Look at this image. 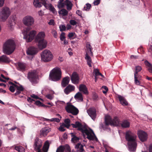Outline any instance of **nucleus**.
Here are the masks:
<instances>
[{
	"instance_id": "1",
	"label": "nucleus",
	"mask_w": 152,
	"mask_h": 152,
	"mask_svg": "<svg viewBox=\"0 0 152 152\" xmlns=\"http://www.w3.org/2000/svg\"><path fill=\"white\" fill-rule=\"evenodd\" d=\"M23 22L25 25L28 26L23 30L24 38L26 39L27 42H30L34 39L37 32L35 31L32 30L29 34H28L31 29L30 26L34 24V19L32 16L27 15L23 18Z\"/></svg>"
},
{
	"instance_id": "2",
	"label": "nucleus",
	"mask_w": 152,
	"mask_h": 152,
	"mask_svg": "<svg viewBox=\"0 0 152 152\" xmlns=\"http://www.w3.org/2000/svg\"><path fill=\"white\" fill-rule=\"evenodd\" d=\"M71 125L73 128H77L78 130L80 131L82 133L84 137H85L86 135L87 136L86 137L88 139L91 140H95L96 141H98L93 131L91 129L88 130L86 125L82 124L79 121L75 122V124H72Z\"/></svg>"
},
{
	"instance_id": "3",
	"label": "nucleus",
	"mask_w": 152,
	"mask_h": 152,
	"mask_svg": "<svg viewBox=\"0 0 152 152\" xmlns=\"http://www.w3.org/2000/svg\"><path fill=\"white\" fill-rule=\"evenodd\" d=\"M136 135L129 131L126 132L125 138L127 141L128 147L130 151H135L136 149L137 144L136 142Z\"/></svg>"
},
{
	"instance_id": "4",
	"label": "nucleus",
	"mask_w": 152,
	"mask_h": 152,
	"mask_svg": "<svg viewBox=\"0 0 152 152\" xmlns=\"http://www.w3.org/2000/svg\"><path fill=\"white\" fill-rule=\"evenodd\" d=\"M45 37V32L42 31L37 34L35 39V41L37 43L38 47L40 50H42L47 46V42L44 39Z\"/></svg>"
},
{
	"instance_id": "5",
	"label": "nucleus",
	"mask_w": 152,
	"mask_h": 152,
	"mask_svg": "<svg viewBox=\"0 0 152 152\" xmlns=\"http://www.w3.org/2000/svg\"><path fill=\"white\" fill-rule=\"evenodd\" d=\"M15 48V45L14 41L12 39H8L4 45V52L7 55H10L14 52Z\"/></svg>"
},
{
	"instance_id": "6",
	"label": "nucleus",
	"mask_w": 152,
	"mask_h": 152,
	"mask_svg": "<svg viewBox=\"0 0 152 152\" xmlns=\"http://www.w3.org/2000/svg\"><path fill=\"white\" fill-rule=\"evenodd\" d=\"M104 122L105 125L102 124H100L101 128L104 130L107 129V126L110 125L111 126H115L119 124V118L116 116L113 119L109 115H107L105 117Z\"/></svg>"
},
{
	"instance_id": "7",
	"label": "nucleus",
	"mask_w": 152,
	"mask_h": 152,
	"mask_svg": "<svg viewBox=\"0 0 152 152\" xmlns=\"http://www.w3.org/2000/svg\"><path fill=\"white\" fill-rule=\"evenodd\" d=\"M61 77V72L60 68L56 67L50 72L49 78L52 80L56 81L59 80Z\"/></svg>"
},
{
	"instance_id": "8",
	"label": "nucleus",
	"mask_w": 152,
	"mask_h": 152,
	"mask_svg": "<svg viewBox=\"0 0 152 152\" xmlns=\"http://www.w3.org/2000/svg\"><path fill=\"white\" fill-rule=\"evenodd\" d=\"M27 78L32 85L37 84L38 83L39 76L37 71L33 70L28 72Z\"/></svg>"
},
{
	"instance_id": "9",
	"label": "nucleus",
	"mask_w": 152,
	"mask_h": 152,
	"mask_svg": "<svg viewBox=\"0 0 152 152\" xmlns=\"http://www.w3.org/2000/svg\"><path fill=\"white\" fill-rule=\"evenodd\" d=\"M9 9L7 7H3L0 11V20L5 21L10 15Z\"/></svg>"
},
{
	"instance_id": "10",
	"label": "nucleus",
	"mask_w": 152,
	"mask_h": 152,
	"mask_svg": "<svg viewBox=\"0 0 152 152\" xmlns=\"http://www.w3.org/2000/svg\"><path fill=\"white\" fill-rule=\"evenodd\" d=\"M65 109L68 113H71L74 115H77L79 112L78 109L71 103H67Z\"/></svg>"
},
{
	"instance_id": "11",
	"label": "nucleus",
	"mask_w": 152,
	"mask_h": 152,
	"mask_svg": "<svg viewBox=\"0 0 152 152\" xmlns=\"http://www.w3.org/2000/svg\"><path fill=\"white\" fill-rule=\"evenodd\" d=\"M42 60L45 62L51 61L53 58V55L50 51L45 50L41 54Z\"/></svg>"
},
{
	"instance_id": "12",
	"label": "nucleus",
	"mask_w": 152,
	"mask_h": 152,
	"mask_svg": "<svg viewBox=\"0 0 152 152\" xmlns=\"http://www.w3.org/2000/svg\"><path fill=\"white\" fill-rule=\"evenodd\" d=\"M42 141L39 138L36 137L34 138L33 146L34 150L41 149V148L42 146Z\"/></svg>"
},
{
	"instance_id": "13",
	"label": "nucleus",
	"mask_w": 152,
	"mask_h": 152,
	"mask_svg": "<svg viewBox=\"0 0 152 152\" xmlns=\"http://www.w3.org/2000/svg\"><path fill=\"white\" fill-rule=\"evenodd\" d=\"M40 2L39 0H34L33 2L34 6L36 7H40L43 5L46 8L48 7V4L46 0H41Z\"/></svg>"
},
{
	"instance_id": "14",
	"label": "nucleus",
	"mask_w": 152,
	"mask_h": 152,
	"mask_svg": "<svg viewBox=\"0 0 152 152\" xmlns=\"http://www.w3.org/2000/svg\"><path fill=\"white\" fill-rule=\"evenodd\" d=\"M87 111L90 116L94 120L96 116V108L94 107H91L87 110Z\"/></svg>"
},
{
	"instance_id": "15",
	"label": "nucleus",
	"mask_w": 152,
	"mask_h": 152,
	"mask_svg": "<svg viewBox=\"0 0 152 152\" xmlns=\"http://www.w3.org/2000/svg\"><path fill=\"white\" fill-rule=\"evenodd\" d=\"M138 137L140 140L142 142L146 141L148 138V134L144 131H140L138 132Z\"/></svg>"
},
{
	"instance_id": "16",
	"label": "nucleus",
	"mask_w": 152,
	"mask_h": 152,
	"mask_svg": "<svg viewBox=\"0 0 152 152\" xmlns=\"http://www.w3.org/2000/svg\"><path fill=\"white\" fill-rule=\"evenodd\" d=\"M79 77L78 74L76 72H74L71 77V80L74 84H78L79 82Z\"/></svg>"
},
{
	"instance_id": "17",
	"label": "nucleus",
	"mask_w": 152,
	"mask_h": 152,
	"mask_svg": "<svg viewBox=\"0 0 152 152\" xmlns=\"http://www.w3.org/2000/svg\"><path fill=\"white\" fill-rule=\"evenodd\" d=\"M38 52L37 49L34 47H29L27 51L28 55L33 56L36 54Z\"/></svg>"
},
{
	"instance_id": "18",
	"label": "nucleus",
	"mask_w": 152,
	"mask_h": 152,
	"mask_svg": "<svg viewBox=\"0 0 152 152\" xmlns=\"http://www.w3.org/2000/svg\"><path fill=\"white\" fill-rule=\"evenodd\" d=\"M119 120H120L119 119ZM120 120H119V124L115 126H118V124H120L121 126L123 128H127L129 127L130 126V123L126 120H123L120 123Z\"/></svg>"
},
{
	"instance_id": "19",
	"label": "nucleus",
	"mask_w": 152,
	"mask_h": 152,
	"mask_svg": "<svg viewBox=\"0 0 152 152\" xmlns=\"http://www.w3.org/2000/svg\"><path fill=\"white\" fill-rule=\"evenodd\" d=\"M117 97L122 105L124 106L128 105V104L124 97L119 95H118Z\"/></svg>"
},
{
	"instance_id": "20",
	"label": "nucleus",
	"mask_w": 152,
	"mask_h": 152,
	"mask_svg": "<svg viewBox=\"0 0 152 152\" xmlns=\"http://www.w3.org/2000/svg\"><path fill=\"white\" fill-rule=\"evenodd\" d=\"M17 65V69L18 70L22 72L25 70L26 66V64L19 62L18 63Z\"/></svg>"
},
{
	"instance_id": "21",
	"label": "nucleus",
	"mask_w": 152,
	"mask_h": 152,
	"mask_svg": "<svg viewBox=\"0 0 152 152\" xmlns=\"http://www.w3.org/2000/svg\"><path fill=\"white\" fill-rule=\"evenodd\" d=\"M75 89L74 86L69 84L65 88L64 92L66 94H68L71 91H74Z\"/></svg>"
},
{
	"instance_id": "22",
	"label": "nucleus",
	"mask_w": 152,
	"mask_h": 152,
	"mask_svg": "<svg viewBox=\"0 0 152 152\" xmlns=\"http://www.w3.org/2000/svg\"><path fill=\"white\" fill-rule=\"evenodd\" d=\"M10 62V58L6 55H3L0 56V63H9Z\"/></svg>"
},
{
	"instance_id": "23",
	"label": "nucleus",
	"mask_w": 152,
	"mask_h": 152,
	"mask_svg": "<svg viewBox=\"0 0 152 152\" xmlns=\"http://www.w3.org/2000/svg\"><path fill=\"white\" fill-rule=\"evenodd\" d=\"M51 129L49 127L42 128L40 131V135L43 136H46L51 131Z\"/></svg>"
},
{
	"instance_id": "24",
	"label": "nucleus",
	"mask_w": 152,
	"mask_h": 152,
	"mask_svg": "<svg viewBox=\"0 0 152 152\" xmlns=\"http://www.w3.org/2000/svg\"><path fill=\"white\" fill-rule=\"evenodd\" d=\"M15 88H16V92L15 94V96H17L20 94L21 92H23L24 90V88L21 85L20 86L18 85H15Z\"/></svg>"
},
{
	"instance_id": "25",
	"label": "nucleus",
	"mask_w": 152,
	"mask_h": 152,
	"mask_svg": "<svg viewBox=\"0 0 152 152\" xmlns=\"http://www.w3.org/2000/svg\"><path fill=\"white\" fill-rule=\"evenodd\" d=\"M79 90L80 91L82 92L84 94H88V91L86 86L84 84H80L79 87Z\"/></svg>"
},
{
	"instance_id": "26",
	"label": "nucleus",
	"mask_w": 152,
	"mask_h": 152,
	"mask_svg": "<svg viewBox=\"0 0 152 152\" xmlns=\"http://www.w3.org/2000/svg\"><path fill=\"white\" fill-rule=\"evenodd\" d=\"M85 58L87 62V64L89 66V67H91V64L92 63V59L91 57L89 56L87 52H86L85 55Z\"/></svg>"
},
{
	"instance_id": "27",
	"label": "nucleus",
	"mask_w": 152,
	"mask_h": 152,
	"mask_svg": "<svg viewBox=\"0 0 152 152\" xmlns=\"http://www.w3.org/2000/svg\"><path fill=\"white\" fill-rule=\"evenodd\" d=\"M69 81V77H67L64 78L61 82V85L63 87H64L68 85Z\"/></svg>"
},
{
	"instance_id": "28",
	"label": "nucleus",
	"mask_w": 152,
	"mask_h": 152,
	"mask_svg": "<svg viewBox=\"0 0 152 152\" xmlns=\"http://www.w3.org/2000/svg\"><path fill=\"white\" fill-rule=\"evenodd\" d=\"M50 147V143L48 141L45 142L42 148L43 152H48Z\"/></svg>"
},
{
	"instance_id": "29",
	"label": "nucleus",
	"mask_w": 152,
	"mask_h": 152,
	"mask_svg": "<svg viewBox=\"0 0 152 152\" xmlns=\"http://www.w3.org/2000/svg\"><path fill=\"white\" fill-rule=\"evenodd\" d=\"M134 83L137 85L140 84L141 80L140 76L139 75H134Z\"/></svg>"
},
{
	"instance_id": "30",
	"label": "nucleus",
	"mask_w": 152,
	"mask_h": 152,
	"mask_svg": "<svg viewBox=\"0 0 152 152\" xmlns=\"http://www.w3.org/2000/svg\"><path fill=\"white\" fill-rule=\"evenodd\" d=\"M71 137L72 138L71 139V141L74 143H75L78 141L80 138L78 137H77L74 133H71Z\"/></svg>"
},
{
	"instance_id": "31",
	"label": "nucleus",
	"mask_w": 152,
	"mask_h": 152,
	"mask_svg": "<svg viewBox=\"0 0 152 152\" xmlns=\"http://www.w3.org/2000/svg\"><path fill=\"white\" fill-rule=\"evenodd\" d=\"M65 5L66 6L67 9L68 10H71L72 9V4L69 1H65Z\"/></svg>"
},
{
	"instance_id": "32",
	"label": "nucleus",
	"mask_w": 152,
	"mask_h": 152,
	"mask_svg": "<svg viewBox=\"0 0 152 152\" xmlns=\"http://www.w3.org/2000/svg\"><path fill=\"white\" fill-rule=\"evenodd\" d=\"M145 64L147 67V69L149 72L150 73H152V64L147 61H145Z\"/></svg>"
},
{
	"instance_id": "33",
	"label": "nucleus",
	"mask_w": 152,
	"mask_h": 152,
	"mask_svg": "<svg viewBox=\"0 0 152 152\" xmlns=\"http://www.w3.org/2000/svg\"><path fill=\"white\" fill-rule=\"evenodd\" d=\"M58 13L60 15H61L63 16H65L68 15V12L66 10L63 9L59 11Z\"/></svg>"
},
{
	"instance_id": "34",
	"label": "nucleus",
	"mask_w": 152,
	"mask_h": 152,
	"mask_svg": "<svg viewBox=\"0 0 152 152\" xmlns=\"http://www.w3.org/2000/svg\"><path fill=\"white\" fill-rule=\"evenodd\" d=\"M86 48L88 51H89L90 52V55L92 56H93V53L92 50L93 48L89 42H87L86 43Z\"/></svg>"
},
{
	"instance_id": "35",
	"label": "nucleus",
	"mask_w": 152,
	"mask_h": 152,
	"mask_svg": "<svg viewBox=\"0 0 152 152\" xmlns=\"http://www.w3.org/2000/svg\"><path fill=\"white\" fill-rule=\"evenodd\" d=\"M48 7H47V9L48 8H49L50 10L55 15L57 14V12L55 8L51 4H48Z\"/></svg>"
},
{
	"instance_id": "36",
	"label": "nucleus",
	"mask_w": 152,
	"mask_h": 152,
	"mask_svg": "<svg viewBox=\"0 0 152 152\" xmlns=\"http://www.w3.org/2000/svg\"><path fill=\"white\" fill-rule=\"evenodd\" d=\"M15 148L18 152H25V149L22 146L20 145L15 146Z\"/></svg>"
},
{
	"instance_id": "37",
	"label": "nucleus",
	"mask_w": 152,
	"mask_h": 152,
	"mask_svg": "<svg viewBox=\"0 0 152 152\" xmlns=\"http://www.w3.org/2000/svg\"><path fill=\"white\" fill-rule=\"evenodd\" d=\"M74 98L76 99H78L81 101L83 100L82 95L80 92L77 93L75 96Z\"/></svg>"
},
{
	"instance_id": "38",
	"label": "nucleus",
	"mask_w": 152,
	"mask_h": 152,
	"mask_svg": "<svg viewBox=\"0 0 152 152\" xmlns=\"http://www.w3.org/2000/svg\"><path fill=\"white\" fill-rule=\"evenodd\" d=\"M65 5V1H63V0H59L58 2V8H63Z\"/></svg>"
},
{
	"instance_id": "39",
	"label": "nucleus",
	"mask_w": 152,
	"mask_h": 152,
	"mask_svg": "<svg viewBox=\"0 0 152 152\" xmlns=\"http://www.w3.org/2000/svg\"><path fill=\"white\" fill-rule=\"evenodd\" d=\"M64 122L65 123V124L63 123L64 126L67 128H69L70 126V120L69 119H65L64 121Z\"/></svg>"
},
{
	"instance_id": "40",
	"label": "nucleus",
	"mask_w": 152,
	"mask_h": 152,
	"mask_svg": "<svg viewBox=\"0 0 152 152\" xmlns=\"http://www.w3.org/2000/svg\"><path fill=\"white\" fill-rule=\"evenodd\" d=\"M64 151L65 152H71V149L70 146L68 144H66L63 145Z\"/></svg>"
},
{
	"instance_id": "41",
	"label": "nucleus",
	"mask_w": 152,
	"mask_h": 152,
	"mask_svg": "<svg viewBox=\"0 0 152 152\" xmlns=\"http://www.w3.org/2000/svg\"><path fill=\"white\" fill-rule=\"evenodd\" d=\"M142 69L141 66H137L135 67V71L134 72V75H138V73L140 72Z\"/></svg>"
},
{
	"instance_id": "42",
	"label": "nucleus",
	"mask_w": 152,
	"mask_h": 152,
	"mask_svg": "<svg viewBox=\"0 0 152 152\" xmlns=\"http://www.w3.org/2000/svg\"><path fill=\"white\" fill-rule=\"evenodd\" d=\"M64 146L62 145L60 146L57 149L56 152H64Z\"/></svg>"
},
{
	"instance_id": "43",
	"label": "nucleus",
	"mask_w": 152,
	"mask_h": 152,
	"mask_svg": "<svg viewBox=\"0 0 152 152\" xmlns=\"http://www.w3.org/2000/svg\"><path fill=\"white\" fill-rule=\"evenodd\" d=\"M86 5V6L84 7L83 10L86 11L89 10L91 7V4L89 3H87Z\"/></svg>"
},
{
	"instance_id": "44",
	"label": "nucleus",
	"mask_w": 152,
	"mask_h": 152,
	"mask_svg": "<svg viewBox=\"0 0 152 152\" xmlns=\"http://www.w3.org/2000/svg\"><path fill=\"white\" fill-rule=\"evenodd\" d=\"M60 120L58 118H53L51 119H49V122L54 121L59 123L60 121Z\"/></svg>"
},
{
	"instance_id": "45",
	"label": "nucleus",
	"mask_w": 152,
	"mask_h": 152,
	"mask_svg": "<svg viewBox=\"0 0 152 152\" xmlns=\"http://www.w3.org/2000/svg\"><path fill=\"white\" fill-rule=\"evenodd\" d=\"M65 33L64 32H62L61 34L60 35V39L62 41H63L66 38L65 35Z\"/></svg>"
},
{
	"instance_id": "46",
	"label": "nucleus",
	"mask_w": 152,
	"mask_h": 152,
	"mask_svg": "<svg viewBox=\"0 0 152 152\" xmlns=\"http://www.w3.org/2000/svg\"><path fill=\"white\" fill-rule=\"evenodd\" d=\"M35 103V104L37 105L43 107H46L45 105L42 104L38 100L36 101Z\"/></svg>"
},
{
	"instance_id": "47",
	"label": "nucleus",
	"mask_w": 152,
	"mask_h": 152,
	"mask_svg": "<svg viewBox=\"0 0 152 152\" xmlns=\"http://www.w3.org/2000/svg\"><path fill=\"white\" fill-rule=\"evenodd\" d=\"M60 31H63L66 30V27L64 25H61L59 26Z\"/></svg>"
},
{
	"instance_id": "48",
	"label": "nucleus",
	"mask_w": 152,
	"mask_h": 152,
	"mask_svg": "<svg viewBox=\"0 0 152 152\" xmlns=\"http://www.w3.org/2000/svg\"><path fill=\"white\" fill-rule=\"evenodd\" d=\"M101 0H94L93 3L94 6H97L99 4Z\"/></svg>"
},
{
	"instance_id": "49",
	"label": "nucleus",
	"mask_w": 152,
	"mask_h": 152,
	"mask_svg": "<svg viewBox=\"0 0 152 152\" xmlns=\"http://www.w3.org/2000/svg\"><path fill=\"white\" fill-rule=\"evenodd\" d=\"M64 127H65L63 124L60 126L59 127V130L61 132H64L65 130V129L64 128Z\"/></svg>"
},
{
	"instance_id": "50",
	"label": "nucleus",
	"mask_w": 152,
	"mask_h": 152,
	"mask_svg": "<svg viewBox=\"0 0 152 152\" xmlns=\"http://www.w3.org/2000/svg\"><path fill=\"white\" fill-rule=\"evenodd\" d=\"M69 23L72 25L75 26L77 24V22L74 20H70Z\"/></svg>"
},
{
	"instance_id": "51",
	"label": "nucleus",
	"mask_w": 152,
	"mask_h": 152,
	"mask_svg": "<svg viewBox=\"0 0 152 152\" xmlns=\"http://www.w3.org/2000/svg\"><path fill=\"white\" fill-rule=\"evenodd\" d=\"M15 87L14 86H11L9 88V90L12 92H14L15 90Z\"/></svg>"
},
{
	"instance_id": "52",
	"label": "nucleus",
	"mask_w": 152,
	"mask_h": 152,
	"mask_svg": "<svg viewBox=\"0 0 152 152\" xmlns=\"http://www.w3.org/2000/svg\"><path fill=\"white\" fill-rule=\"evenodd\" d=\"M93 98L94 100H97L98 99V96L96 94H93Z\"/></svg>"
},
{
	"instance_id": "53",
	"label": "nucleus",
	"mask_w": 152,
	"mask_h": 152,
	"mask_svg": "<svg viewBox=\"0 0 152 152\" xmlns=\"http://www.w3.org/2000/svg\"><path fill=\"white\" fill-rule=\"evenodd\" d=\"M76 13L81 17H82V12L81 11H80L79 10H77L76 12Z\"/></svg>"
},
{
	"instance_id": "54",
	"label": "nucleus",
	"mask_w": 152,
	"mask_h": 152,
	"mask_svg": "<svg viewBox=\"0 0 152 152\" xmlns=\"http://www.w3.org/2000/svg\"><path fill=\"white\" fill-rule=\"evenodd\" d=\"M31 97L35 99H38L42 100L41 99L39 98L38 96L35 95V94H33L31 95Z\"/></svg>"
},
{
	"instance_id": "55",
	"label": "nucleus",
	"mask_w": 152,
	"mask_h": 152,
	"mask_svg": "<svg viewBox=\"0 0 152 152\" xmlns=\"http://www.w3.org/2000/svg\"><path fill=\"white\" fill-rule=\"evenodd\" d=\"M75 34V33H69L68 34V36L70 38H71L74 36Z\"/></svg>"
},
{
	"instance_id": "56",
	"label": "nucleus",
	"mask_w": 152,
	"mask_h": 152,
	"mask_svg": "<svg viewBox=\"0 0 152 152\" xmlns=\"http://www.w3.org/2000/svg\"><path fill=\"white\" fill-rule=\"evenodd\" d=\"M94 72L95 73V75L98 76L100 74V72H99V70L97 69H96L94 70Z\"/></svg>"
},
{
	"instance_id": "57",
	"label": "nucleus",
	"mask_w": 152,
	"mask_h": 152,
	"mask_svg": "<svg viewBox=\"0 0 152 152\" xmlns=\"http://www.w3.org/2000/svg\"><path fill=\"white\" fill-rule=\"evenodd\" d=\"M40 120L41 121H47L49 122V119L46 118H43L42 117H41L40 118Z\"/></svg>"
},
{
	"instance_id": "58",
	"label": "nucleus",
	"mask_w": 152,
	"mask_h": 152,
	"mask_svg": "<svg viewBox=\"0 0 152 152\" xmlns=\"http://www.w3.org/2000/svg\"><path fill=\"white\" fill-rule=\"evenodd\" d=\"M148 150L149 152H152V144H150L148 146Z\"/></svg>"
},
{
	"instance_id": "59",
	"label": "nucleus",
	"mask_w": 152,
	"mask_h": 152,
	"mask_svg": "<svg viewBox=\"0 0 152 152\" xmlns=\"http://www.w3.org/2000/svg\"><path fill=\"white\" fill-rule=\"evenodd\" d=\"M54 20L53 19H51L50 20V21L48 22V24L50 25H54Z\"/></svg>"
},
{
	"instance_id": "60",
	"label": "nucleus",
	"mask_w": 152,
	"mask_h": 152,
	"mask_svg": "<svg viewBox=\"0 0 152 152\" xmlns=\"http://www.w3.org/2000/svg\"><path fill=\"white\" fill-rule=\"evenodd\" d=\"M83 146L81 144L80 145V152H83L84 151V149L83 148Z\"/></svg>"
},
{
	"instance_id": "61",
	"label": "nucleus",
	"mask_w": 152,
	"mask_h": 152,
	"mask_svg": "<svg viewBox=\"0 0 152 152\" xmlns=\"http://www.w3.org/2000/svg\"><path fill=\"white\" fill-rule=\"evenodd\" d=\"M27 100L28 102H32L33 101H35L34 100L32 99L31 97H28Z\"/></svg>"
},
{
	"instance_id": "62",
	"label": "nucleus",
	"mask_w": 152,
	"mask_h": 152,
	"mask_svg": "<svg viewBox=\"0 0 152 152\" xmlns=\"http://www.w3.org/2000/svg\"><path fill=\"white\" fill-rule=\"evenodd\" d=\"M81 144L80 143H77L75 146V148L77 149H79L80 146Z\"/></svg>"
},
{
	"instance_id": "63",
	"label": "nucleus",
	"mask_w": 152,
	"mask_h": 152,
	"mask_svg": "<svg viewBox=\"0 0 152 152\" xmlns=\"http://www.w3.org/2000/svg\"><path fill=\"white\" fill-rule=\"evenodd\" d=\"M4 0H0V7H2L3 5Z\"/></svg>"
},
{
	"instance_id": "64",
	"label": "nucleus",
	"mask_w": 152,
	"mask_h": 152,
	"mask_svg": "<svg viewBox=\"0 0 152 152\" xmlns=\"http://www.w3.org/2000/svg\"><path fill=\"white\" fill-rule=\"evenodd\" d=\"M148 51L150 52L152 55V45H151L148 49Z\"/></svg>"
}]
</instances>
